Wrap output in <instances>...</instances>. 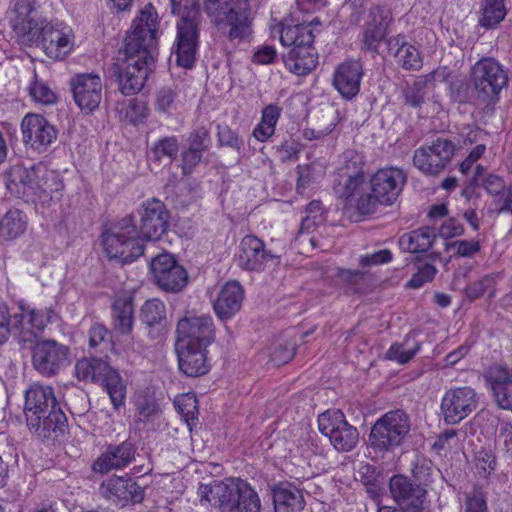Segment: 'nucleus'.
<instances>
[{
	"instance_id": "f257e3e1",
	"label": "nucleus",
	"mask_w": 512,
	"mask_h": 512,
	"mask_svg": "<svg viewBox=\"0 0 512 512\" xmlns=\"http://www.w3.org/2000/svg\"><path fill=\"white\" fill-rule=\"evenodd\" d=\"M157 32L158 14L151 4H147L126 34L124 59L114 65V75L123 95H135L144 87L155 61Z\"/></svg>"
},
{
	"instance_id": "f03ea898",
	"label": "nucleus",
	"mask_w": 512,
	"mask_h": 512,
	"mask_svg": "<svg viewBox=\"0 0 512 512\" xmlns=\"http://www.w3.org/2000/svg\"><path fill=\"white\" fill-rule=\"evenodd\" d=\"M36 0H16L15 18L11 20L17 42L40 47L53 60L64 59L74 47V33L64 22L37 15Z\"/></svg>"
},
{
	"instance_id": "7ed1b4c3",
	"label": "nucleus",
	"mask_w": 512,
	"mask_h": 512,
	"mask_svg": "<svg viewBox=\"0 0 512 512\" xmlns=\"http://www.w3.org/2000/svg\"><path fill=\"white\" fill-rule=\"evenodd\" d=\"M406 181L404 171L395 167L379 169L369 181L356 178L348 185L352 194L350 206L362 215L374 213L379 204H393Z\"/></svg>"
},
{
	"instance_id": "20e7f679",
	"label": "nucleus",
	"mask_w": 512,
	"mask_h": 512,
	"mask_svg": "<svg viewBox=\"0 0 512 512\" xmlns=\"http://www.w3.org/2000/svg\"><path fill=\"white\" fill-rule=\"evenodd\" d=\"M197 493L201 503L218 507L221 512H260L261 509L258 493L241 478H226L200 484Z\"/></svg>"
},
{
	"instance_id": "39448f33",
	"label": "nucleus",
	"mask_w": 512,
	"mask_h": 512,
	"mask_svg": "<svg viewBox=\"0 0 512 512\" xmlns=\"http://www.w3.org/2000/svg\"><path fill=\"white\" fill-rule=\"evenodd\" d=\"M203 9L210 23L227 41L239 44L251 38L249 0H203Z\"/></svg>"
},
{
	"instance_id": "423d86ee",
	"label": "nucleus",
	"mask_w": 512,
	"mask_h": 512,
	"mask_svg": "<svg viewBox=\"0 0 512 512\" xmlns=\"http://www.w3.org/2000/svg\"><path fill=\"white\" fill-rule=\"evenodd\" d=\"M314 38L311 24L282 26L280 42L290 48L282 58L290 72L302 76L309 74L316 67L318 55L313 46Z\"/></svg>"
},
{
	"instance_id": "0eeeda50",
	"label": "nucleus",
	"mask_w": 512,
	"mask_h": 512,
	"mask_svg": "<svg viewBox=\"0 0 512 512\" xmlns=\"http://www.w3.org/2000/svg\"><path fill=\"white\" fill-rule=\"evenodd\" d=\"M101 243L110 260L130 263L144 253V242L137 232L132 214H127L113 223L101 234Z\"/></svg>"
},
{
	"instance_id": "6e6552de",
	"label": "nucleus",
	"mask_w": 512,
	"mask_h": 512,
	"mask_svg": "<svg viewBox=\"0 0 512 512\" xmlns=\"http://www.w3.org/2000/svg\"><path fill=\"white\" fill-rule=\"evenodd\" d=\"M75 372L79 380L101 383L115 409L124 404L126 384L119 371L110 365L109 360L103 357L82 358L77 361Z\"/></svg>"
},
{
	"instance_id": "1a4fd4ad",
	"label": "nucleus",
	"mask_w": 512,
	"mask_h": 512,
	"mask_svg": "<svg viewBox=\"0 0 512 512\" xmlns=\"http://www.w3.org/2000/svg\"><path fill=\"white\" fill-rule=\"evenodd\" d=\"M411 429L409 415L395 409L382 415L371 428L369 440L374 450L390 452L401 446Z\"/></svg>"
},
{
	"instance_id": "9d476101",
	"label": "nucleus",
	"mask_w": 512,
	"mask_h": 512,
	"mask_svg": "<svg viewBox=\"0 0 512 512\" xmlns=\"http://www.w3.org/2000/svg\"><path fill=\"white\" fill-rule=\"evenodd\" d=\"M187 15L182 14L177 24V37L172 48V56L175 57L177 66L190 69L196 61L197 49L199 44V26L195 19L198 10L192 11Z\"/></svg>"
},
{
	"instance_id": "9b49d317",
	"label": "nucleus",
	"mask_w": 512,
	"mask_h": 512,
	"mask_svg": "<svg viewBox=\"0 0 512 512\" xmlns=\"http://www.w3.org/2000/svg\"><path fill=\"white\" fill-rule=\"evenodd\" d=\"M480 103L489 104L497 99L501 89L507 83V76L500 65L491 58L478 61L471 71Z\"/></svg>"
},
{
	"instance_id": "f8f14e48",
	"label": "nucleus",
	"mask_w": 512,
	"mask_h": 512,
	"mask_svg": "<svg viewBox=\"0 0 512 512\" xmlns=\"http://www.w3.org/2000/svg\"><path fill=\"white\" fill-rule=\"evenodd\" d=\"M139 225L137 232L143 242L157 241L169 227L170 212L157 198L144 201L137 210Z\"/></svg>"
},
{
	"instance_id": "ddd939ff",
	"label": "nucleus",
	"mask_w": 512,
	"mask_h": 512,
	"mask_svg": "<svg viewBox=\"0 0 512 512\" xmlns=\"http://www.w3.org/2000/svg\"><path fill=\"white\" fill-rule=\"evenodd\" d=\"M318 425L320 432L329 438L338 451H351L358 443V430L346 421L340 410L322 413L318 417Z\"/></svg>"
},
{
	"instance_id": "4468645a",
	"label": "nucleus",
	"mask_w": 512,
	"mask_h": 512,
	"mask_svg": "<svg viewBox=\"0 0 512 512\" xmlns=\"http://www.w3.org/2000/svg\"><path fill=\"white\" fill-rule=\"evenodd\" d=\"M150 270L154 282L163 291L177 293L188 283L186 269L170 253L164 252L154 257Z\"/></svg>"
},
{
	"instance_id": "2eb2a0df",
	"label": "nucleus",
	"mask_w": 512,
	"mask_h": 512,
	"mask_svg": "<svg viewBox=\"0 0 512 512\" xmlns=\"http://www.w3.org/2000/svg\"><path fill=\"white\" fill-rule=\"evenodd\" d=\"M392 498L399 506V512H429L426 501L427 490L421 484L413 483L404 475H394L389 481Z\"/></svg>"
},
{
	"instance_id": "dca6fc26",
	"label": "nucleus",
	"mask_w": 512,
	"mask_h": 512,
	"mask_svg": "<svg viewBox=\"0 0 512 512\" xmlns=\"http://www.w3.org/2000/svg\"><path fill=\"white\" fill-rule=\"evenodd\" d=\"M454 152L455 146L450 140L438 138L431 145L415 150L413 164L422 173L437 176L450 163Z\"/></svg>"
},
{
	"instance_id": "f3484780",
	"label": "nucleus",
	"mask_w": 512,
	"mask_h": 512,
	"mask_svg": "<svg viewBox=\"0 0 512 512\" xmlns=\"http://www.w3.org/2000/svg\"><path fill=\"white\" fill-rule=\"evenodd\" d=\"M478 406L475 390L469 386L448 389L441 401V414L447 424H457Z\"/></svg>"
},
{
	"instance_id": "a211bd4d",
	"label": "nucleus",
	"mask_w": 512,
	"mask_h": 512,
	"mask_svg": "<svg viewBox=\"0 0 512 512\" xmlns=\"http://www.w3.org/2000/svg\"><path fill=\"white\" fill-rule=\"evenodd\" d=\"M69 349L55 340L37 342L32 350L33 367L42 375L57 374L69 362Z\"/></svg>"
},
{
	"instance_id": "6ab92c4d",
	"label": "nucleus",
	"mask_w": 512,
	"mask_h": 512,
	"mask_svg": "<svg viewBox=\"0 0 512 512\" xmlns=\"http://www.w3.org/2000/svg\"><path fill=\"white\" fill-rule=\"evenodd\" d=\"M99 494L113 504L126 506L129 503H141L145 492L133 478L112 475L100 484Z\"/></svg>"
},
{
	"instance_id": "aec40b11",
	"label": "nucleus",
	"mask_w": 512,
	"mask_h": 512,
	"mask_svg": "<svg viewBox=\"0 0 512 512\" xmlns=\"http://www.w3.org/2000/svg\"><path fill=\"white\" fill-rule=\"evenodd\" d=\"M136 452L135 444L129 440L107 444L92 462L91 470L102 475L114 470H122L135 460Z\"/></svg>"
},
{
	"instance_id": "412c9836",
	"label": "nucleus",
	"mask_w": 512,
	"mask_h": 512,
	"mask_svg": "<svg viewBox=\"0 0 512 512\" xmlns=\"http://www.w3.org/2000/svg\"><path fill=\"white\" fill-rule=\"evenodd\" d=\"M178 342L207 348L215 340V328L210 315L191 316L177 324Z\"/></svg>"
},
{
	"instance_id": "4be33fe9",
	"label": "nucleus",
	"mask_w": 512,
	"mask_h": 512,
	"mask_svg": "<svg viewBox=\"0 0 512 512\" xmlns=\"http://www.w3.org/2000/svg\"><path fill=\"white\" fill-rule=\"evenodd\" d=\"M73 99L82 112L92 113L102 100V81L97 74H77L70 80Z\"/></svg>"
},
{
	"instance_id": "5701e85b",
	"label": "nucleus",
	"mask_w": 512,
	"mask_h": 512,
	"mask_svg": "<svg viewBox=\"0 0 512 512\" xmlns=\"http://www.w3.org/2000/svg\"><path fill=\"white\" fill-rule=\"evenodd\" d=\"M23 141L33 150L44 152L57 139V130L38 114H27L21 122Z\"/></svg>"
},
{
	"instance_id": "b1692460",
	"label": "nucleus",
	"mask_w": 512,
	"mask_h": 512,
	"mask_svg": "<svg viewBox=\"0 0 512 512\" xmlns=\"http://www.w3.org/2000/svg\"><path fill=\"white\" fill-rule=\"evenodd\" d=\"M5 184L10 193L18 198L41 197L42 193L47 192V187L38 181L37 170L34 167H11L5 175Z\"/></svg>"
},
{
	"instance_id": "393cba45",
	"label": "nucleus",
	"mask_w": 512,
	"mask_h": 512,
	"mask_svg": "<svg viewBox=\"0 0 512 512\" xmlns=\"http://www.w3.org/2000/svg\"><path fill=\"white\" fill-rule=\"evenodd\" d=\"M274 258L270 251L265 249L264 242L255 235L244 236L239 244L236 255L237 265L246 271H261L265 263Z\"/></svg>"
},
{
	"instance_id": "a878e982",
	"label": "nucleus",
	"mask_w": 512,
	"mask_h": 512,
	"mask_svg": "<svg viewBox=\"0 0 512 512\" xmlns=\"http://www.w3.org/2000/svg\"><path fill=\"white\" fill-rule=\"evenodd\" d=\"M39 416L38 425L28 426L29 430L42 440L58 439L68 428L67 417L58 405L43 409Z\"/></svg>"
},
{
	"instance_id": "bb28decb",
	"label": "nucleus",
	"mask_w": 512,
	"mask_h": 512,
	"mask_svg": "<svg viewBox=\"0 0 512 512\" xmlns=\"http://www.w3.org/2000/svg\"><path fill=\"white\" fill-rule=\"evenodd\" d=\"M363 67L359 61H346L340 64L333 74V85L340 95L353 99L360 91Z\"/></svg>"
},
{
	"instance_id": "cd10ccee",
	"label": "nucleus",
	"mask_w": 512,
	"mask_h": 512,
	"mask_svg": "<svg viewBox=\"0 0 512 512\" xmlns=\"http://www.w3.org/2000/svg\"><path fill=\"white\" fill-rule=\"evenodd\" d=\"M498 406L512 411V373L503 365L494 364L485 372Z\"/></svg>"
},
{
	"instance_id": "c85d7f7f",
	"label": "nucleus",
	"mask_w": 512,
	"mask_h": 512,
	"mask_svg": "<svg viewBox=\"0 0 512 512\" xmlns=\"http://www.w3.org/2000/svg\"><path fill=\"white\" fill-rule=\"evenodd\" d=\"M58 405L53 388L39 384L32 385L25 393L24 414L27 426L39 423V416L43 409Z\"/></svg>"
},
{
	"instance_id": "c756f323",
	"label": "nucleus",
	"mask_w": 512,
	"mask_h": 512,
	"mask_svg": "<svg viewBox=\"0 0 512 512\" xmlns=\"http://www.w3.org/2000/svg\"><path fill=\"white\" fill-rule=\"evenodd\" d=\"M176 352L179 370L186 376L200 377L209 371L206 348L177 343Z\"/></svg>"
},
{
	"instance_id": "7c9ffc66",
	"label": "nucleus",
	"mask_w": 512,
	"mask_h": 512,
	"mask_svg": "<svg viewBox=\"0 0 512 512\" xmlns=\"http://www.w3.org/2000/svg\"><path fill=\"white\" fill-rule=\"evenodd\" d=\"M271 492L275 512H300L305 506L302 490L294 483L279 482Z\"/></svg>"
},
{
	"instance_id": "2f4dec72",
	"label": "nucleus",
	"mask_w": 512,
	"mask_h": 512,
	"mask_svg": "<svg viewBox=\"0 0 512 512\" xmlns=\"http://www.w3.org/2000/svg\"><path fill=\"white\" fill-rule=\"evenodd\" d=\"M244 290L236 281L227 282L213 303L214 311L221 320L232 318L241 309Z\"/></svg>"
},
{
	"instance_id": "473e14b6",
	"label": "nucleus",
	"mask_w": 512,
	"mask_h": 512,
	"mask_svg": "<svg viewBox=\"0 0 512 512\" xmlns=\"http://www.w3.org/2000/svg\"><path fill=\"white\" fill-rule=\"evenodd\" d=\"M140 321L146 325L151 339L164 336L167 325L166 307L159 299L145 301L140 309Z\"/></svg>"
},
{
	"instance_id": "72a5a7b5",
	"label": "nucleus",
	"mask_w": 512,
	"mask_h": 512,
	"mask_svg": "<svg viewBox=\"0 0 512 512\" xmlns=\"http://www.w3.org/2000/svg\"><path fill=\"white\" fill-rule=\"evenodd\" d=\"M134 325V299L118 296L111 304V326L120 335H129Z\"/></svg>"
},
{
	"instance_id": "f704fd0d",
	"label": "nucleus",
	"mask_w": 512,
	"mask_h": 512,
	"mask_svg": "<svg viewBox=\"0 0 512 512\" xmlns=\"http://www.w3.org/2000/svg\"><path fill=\"white\" fill-rule=\"evenodd\" d=\"M435 239L434 229L424 226L403 234L399 239V246L403 251L410 253H425L432 247Z\"/></svg>"
},
{
	"instance_id": "c9c22d12",
	"label": "nucleus",
	"mask_w": 512,
	"mask_h": 512,
	"mask_svg": "<svg viewBox=\"0 0 512 512\" xmlns=\"http://www.w3.org/2000/svg\"><path fill=\"white\" fill-rule=\"evenodd\" d=\"M89 357H103L109 360L108 353L114 349L110 331L100 323H95L88 331Z\"/></svg>"
},
{
	"instance_id": "e433bc0d",
	"label": "nucleus",
	"mask_w": 512,
	"mask_h": 512,
	"mask_svg": "<svg viewBox=\"0 0 512 512\" xmlns=\"http://www.w3.org/2000/svg\"><path fill=\"white\" fill-rule=\"evenodd\" d=\"M364 162L362 157L355 151H346L344 153V164L340 168L343 176L347 177L343 191L340 197L345 199L346 203L350 206L352 204V194L348 189V185L351 181L357 179H366L363 171Z\"/></svg>"
},
{
	"instance_id": "4c0bfd02",
	"label": "nucleus",
	"mask_w": 512,
	"mask_h": 512,
	"mask_svg": "<svg viewBox=\"0 0 512 512\" xmlns=\"http://www.w3.org/2000/svg\"><path fill=\"white\" fill-rule=\"evenodd\" d=\"M27 215L17 208L9 209L0 220V239L13 240L21 236L27 229Z\"/></svg>"
},
{
	"instance_id": "58836bf2",
	"label": "nucleus",
	"mask_w": 512,
	"mask_h": 512,
	"mask_svg": "<svg viewBox=\"0 0 512 512\" xmlns=\"http://www.w3.org/2000/svg\"><path fill=\"white\" fill-rule=\"evenodd\" d=\"M20 313L10 314L8 305L0 299V344L6 342L11 334L19 337V332L25 329L24 307L20 305Z\"/></svg>"
},
{
	"instance_id": "ea45409f",
	"label": "nucleus",
	"mask_w": 512,
	"mask_h": 512,
	"mask_svg": "<svg viewBox=\"0 0 512 512\" xmlns=\"http://www.w3.org/2000/svg\"><path fill=\"white\" fill-rule=\"evenodd\" d=\"M25 314L24 324L25 329L19 332V337L23 340H30L37 332L44 330L48 323L53 321L56 316L55 312L50 308L45 309H31Z\"/></svg>"
},
{
	"instance_id": "a19ab883",
	"label": "nucleus",
	"mask_w": 512,
	"mask_h": 512,
	"mask_svg": "<svg viewBox=\"0 0 512 512\" xmlns=\"http://www.w3.org/2000/svg\"><path fill=\"white\" fill-rule=\"evenodd\" d=\"M434 72L417 77L412 83H407L402 89L403 103L406 106L417 109L425 102L427 83L434 78Z\"/></svg>"
},
{
	"instance_id": "79ce46f5",
	"label": "nucleus",
	"mask_w": 512,
	"mask_h": 512,
	"mask_svg": "<svg viewBox=\"0 0 512 512\" xmlns=\"http://www.w3.org/2000/svg\"><path fill=\"white\" fill-rule=\"evenodd\" d=\"M478 24L485 29L496 28L506 16L504 0H482Z\"/></svg>"
},
{
	"instance_id": "37998d69",
	"label": "nucleus",
	"mask_w": 512,
	"mask_h": 512,
	"mask_svg": "<svg viewBox=\"0 0 512 512\" xmlns=\"http://www.w3.org/2000/svg\"><path fill=\"white\" fill-rule=\"evenodd\" d=\"M281 115V108L270 104L262 110L261 120L253 130V136L260 142L267 141L274 133Z\"/></svg>"
},
{
	"instance_id": "c03bdc74",
	"label": "nucleus",
	"mask_w": 512,
	"mask_h": 512,
	"mask_svg": "<svg viewBox=\"0 0 512 512\" xmlns=\"http://www.w3.org/2000/svg\"><path fill=\"white\" fill-rule=\"evenodd\" d=\"M501 278V273H491L470 283L465 288L466 297L469 301H474L481 298L487 291H489V298H493L495 296V285Z\"/></svg>"
},
{
	"instance_id": "a18cd8bd",
	"label": "nucleus",
	"mask_w": 512,
	"mask_h": 512,
	"mask_svg": "<svg viewBox=\"0 0 512 512\" xmlns=\"http://www.w3.org/2000/svg\"><path fill=\"white\" fill-rule=\"evenodd\" d=\"M451 98L458 103H472L475 105H483L480 103L476 86H470L465 79H456L450 85Z\"/></svg>"
},
{
	"instance_id": "49530a36",
	"label": "nucleus",
	"mask_w": 512,
	"mask_h": 512,
	"mask_svg": "<svg viewBox=\"0 0 512 512\" xmlns=\"http://www.w3.org/2000/svg\"><path fill=\"white\" fill-rule=\"evenodd\" d=\"M394 56L397 63L408 71H419L423 66V59L419 50L410 44L408 47L395 50Z\"/></svg>"
},
{
	"instance_id": "de8ad7c7",
	"label": "nucleus",
	"mask_w": 512,
	"mask_h": 512,
	"mask_svg": "<svg viewBox=\"0 0 512 512\" xmlns=\"http://www.w3.org/2000/svg\"><path fill=\"white\" fill-rule=\"evenodd\" d=\"M156 160L163 158L174 160L179 152V142L175 136L159 139L151 149Z\"/></svg>"
},
{
	"instance_id": "09e8293b",
	"label": "nucleus",
	"mask_w": 512,
	"mask_h": 512,
	"mask_svg": "<svg viewBox=\"0 0 512 512\" xmlns=\"http://www.w3.org/2000/svg\"><path fill=\"white\" fill-rule=\"evenodd\" d=\"M392 13L389 8L382 5H374L369 9L368 18L365 27L381 28L388 31V27L392 22Z\"/></svg>"
},
{
	"instance_id": "8fccbe9b",
	"label": "nucleus",
	"mask_w": 512,
	"mask_h": 512,
	"mask_svg": "<svg viewBox=\"0 0 512 512\" xmlns=\"http://www.w3.org/2000/svg\"><path fill=\"white\" fill-rule=\"evenodd\" d=\"M408 339L401 344L395 343L386 352V358L388 360L396 361L399 364H406L409 362L415 354L420 350V344L417 343L413 348H406Z\"/></svg>"
},
{
	"instance_id": "3c124183",
	"label": "nucleus",
	"mask_w": 512,
	"mask_h": 512,
	"mask_svg": "<svg viewBox=\"0 0 512 512\" xmlns=\"http://www.w3.org/2000/svg\"><path fill=\"white\" fill-rule=\"evenodd\" d=\"M175 404L187 424L189 426L194 424L198 413L196 397L192 394H184L176 399Z\"/></svg>"
},
{
	"instance_id": "603ef678",
	"label": "nucleus",
	"mask_w": 512,
	"mask_h": 512,
	"mask_svg": "<svg viewBox=\"0 0 512 512\" xmlns=\"http://www.w3.org/2000/svg\"><path fill=\"white\" fill-rule=\"evenodd\" d=\"M388 31L378 28L365 27L362 33L361 49L377 53L379 46L383 40H385Z\"/></svg>"
},
{
	"instance_id": "864d4df0",
	"label": "nucleus",
	"mask_w": 512,
	"mask_h": 512,
	"mask_svg": "<svg viewBox=\"0 0 512 512\" xmlns=\"http://www.w3.org/2000/svg\"><path fill=\"white\" fill-rule=\"evenodd\" d=\"M35 80L29 86V94L36 101L42 104H53L57 100L56 94L43 81L38 80L34 74Z\"/></svg>"
},
{
	"instance_id": "5fc2aeb1",
	"label": "nucleus",
	"mask_w": 512,
	"mask_h": 512,
	"mask_svg": "<svg viewBox=\"0 0 512 512\" xmlns=\"http://www.w3.org/2000/svg\"><path fill=\"white\" fill-rule=\"evenodd\" d=\"M296 353L295 343H276L270 352V361L276 365L281 366L288 363Z\"/></svg>"
},
{
	"instance_id": "6e6d98bb",
	"label": "nucleus",
	"mask_w": 512,
	"mask_h": 512,
	"mask_svg": "<svg viewBox=\"0 0 512 512\" xmlns=\"http://www.w3.org/2000/svg\"><path fill=\"white\" fill-rule=\"evenodd\" d=\"M188 147L205 153L211 146L210 132L205 127L194 129L188 136Z\"/></svg>"
},
{
	"instance_id": "4d7b16f0",
	"label": "nucleus",
	"mask_w": 512,
	"mask_h": 512,
	"mask_svg": "<svg viewBox=\"0 0 512 512\" xmlns=\"http://www.w3.org/2000/svg\"><path fill=\"white\" fill-rule=\"evenodd\" d=\"M217 137L220 146H227L237 151H240L244 146V142L238 133L227 125L217 126Z\"/></svg>"
},
{
	"instance_id": "13d9d810",
	"label": "nucleus",
	"mask_w": 512,
	"mask_h": 512,
	"mask_svg": "<svg viewBox=\"0 0 512 512\" xmlns=\"http://www.w3.org/2000/svg\"><path fill=\"white\" fill-rule=\"evenodd\" d=\"M437 269L431 263H424L418 266V270L408 282V286L414 289L422 287L425 283L434 279Z\"/></svg>"
},
{
	"instance_id": "bf43d9fd",
	"label": "nucleus",
	"mask_w": 512,
	"mask_h": 512,
	"mask_svg": "<svg viewBox=\"0 0 512 512\" xmlns=\"http://www.w3.org/2000/svg\"><path fill=\"white\" fill-rule=\"evenodd\" d=\"M322 203L320 201H311L306 207L307 216L302 219L300 233L303 234L316 224V219L321 217Z\"/></svg>"
},
{
	"instance_id": "052dcab7",
	"label": "nucleus",
	"mask_w": 512,
	"mask_h": 512,
	"mask_svg": "<svg viewBox=\"0 0 512 512\" xmlns=\"http://www.w3.org/2000/svg\"><path fill=\"white\" fill-rule=\"evenodd\" d=\"M392 260V253L388 249L379 250L372 254L360 256L359 265L361 267H370L388 263Z\"/></svg>"
},
{
	"instance_id": "680f3d73",
	"label": "nucleus",
	"mask_w": 512,
	"mask_h": 512,
	"mask_svg": "<svg viewBox=\"0 0 512 512\" xmlns=\"http://www.w3.org/2000/svg\"><path fill=\"white\" fill-rule=\"evenodd\" d=\"M431 462L423 457H418L412 466V476L417 484H423L429 480L431 474Z\"/></svg>"
},
{
	"instance_id": "e2e57ef3",
	"label": "nucleus",
	"mask_w": 512,
	"mask_h": 512,
	"mask_svg": "<svg viewBox=\"0 0 512 512\" xmlns=\"http://www.w3.org/2000/svg\"><path fill=\"white\" fill-rule=\"evenodd\" d=\"M182 171L184 175L190 174L194 168L201 162L203 153L187 147L182 154Z\"/></svg>"
},
{
	"instance_id": "0e129e2a",
	"label": "nucleus",
	"mask_w": 512,
	"mask_h": 512,
	"mask_svg": "<svg viewBox=\"0 0 512 512\" xmlns=\"http://www.w3.org/2000/svg\"><path fill=\"white\" fill-rule=\"evenodd\" d=\"M451 247L456 248V252L461 257H472L480 251V242L478 240H459L451 244Z\"/></svg>"
},
{
	"instance_id": "69168bd1",
	"label": "nucleus",
	"mask_w": 512,
	"mask_h": 512,
	"mask_svg": "<svg viewBox=\"0 0 512 512\" xmlns=\"http://www.w3.org/2000/svg\"><path fill=\"white\" fill-rule=\"evenodd\" d=\"M175 92L168 87L159 90L156 96V108L161 112H168L174 104Z\"/></svg>"
},
{
	"instance_id": "338daca9",
	"label": "nucleus",
	"mask_w": 512,
	"mask_h": 512,
	"mask_svg": "<svg viewBox=\"0 0 512 512\" xmlns=\"http://www.w3.org/2000/svg\"><path fill=\"white\" fill-rule=\"evenodd\" d=\"M465 512H487L486 501L480 492H475L467 498Z\"/></svg>"
},
{
	"instance_id": "774afa93",
	"label": "nucleus",
	"mask_w": 512,
	"mask_h": 512,
	"mask_svg": "<svg viewBox=\"0 0 512 512\" xmlns=\"http://www.w3.org/2000/svg\"><path fill=\"white\" fill-rule=\"evenodd\" d=\"M498 197L499 198L495 201L499 205L497 213L512 214V185H509Z\"/></svg>"
}]
</instances>
